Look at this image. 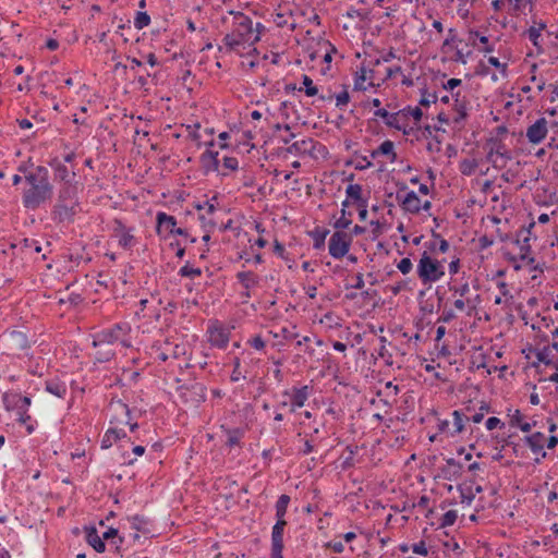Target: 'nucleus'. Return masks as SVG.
<instances>
[{"instance_id":"f257e3e1","label":"nucleus","mask_w":558,"mask_h":558,"mask_svg":"<svg viewBox=\"0 0 558 558\" xmlns=\"http://www.w3.org/2000/svg\"><path fill=\"white\" fill-rule=\"evenodd\" d=\"M25 185L22 191V204L28 210H36L50 202L53 195V184L49 171L44 166H37L24 177Z\"/></svg>"},{"instance_id":"f03ea898","label":"nucleus","mask_w":558,"mask_h":558,"mask_svg":"<svg viewBox=\"0 0 558 558\" xmlns=\"http://www.w3.org/2000/svg\"><path fill=\"white\" fill-rule=\"evenodd\" d=\"M93 345L96 349L95 359L98 362H108L116 355L117 347L130 348L131 326L128 323H119L102 329L93 336Z\"/></svg>"},{"instance_id":"7ed1b4c3","label":"nucleus","mask_w":558,"mask_h":558,"mask_svg":"<svg viewBox=\"0 0 558 558\" xmlns=\"http://www.w3.org/2000/svg\"><path fill=\"white\" fill-rule=\"evenodd\" d=\"M232 15V31L228 33L223 43L231 50H239L246 46H253L260 39V33L265 27L260 23L253 26V21L242 12L230 11Z\"/></svg>"},{"instance_id":"20e7f679","label":"nucleus","mask_w":558,"mask_h":558,"mask_svg":"<svg viewBox=\"0 0 558 558\" xmlns=\"http://www.w3.org/2000/svg\"><path fill=\"white\" fill-rule=\"evenodd\" d=\"M530 233V229H521L511 242L517 254H506L508 260L513 264L517 270L522 267L518 262L525 263L526 265H532L535 262L534 257L531 256Z\"/></svg>"},{"instance_id":"39448f33","label":"nucleus","mask_w":558,"mask_h":558,"mask_svg":"<svg viewBox=\"0 0 558 558\" xmlns=\"http://www.w3.org/2000/svg\"><path fill=\"white\" fill-rule=\"evenodd\" d=\"M2 403L7 411L15 412L17 422L20 424H26L32 421L28 414V409L32 404V400L27 396H22L19 392L9 391L3 393Z\"/></svg>"},{"instance_id":"423d86ee","label":"nucleus","mask_w":558,"mask_h":558,"mask_svg":"<svg viewBox=\"0 0 558 558\" xmlns=\"http://www.w3.org/2000/svg\"><path fill=\"white\" fill-rule=\"evenodd\" d=\"M417 276L424 284L436 282L445 275L444 265L424 252L417 264Z\"/></svg>"},{"instance_id":"0eeeda50","label":"nucleus","mask_w":558,"mask_h":558,"mask_svg":"<svg viewBox=\"0 0 558 558\" xmlns=\"http://www.w3.org/2000/svg\"><path fill=\"white\" fill-rule=\"evenodd\" d=\"M312 388L307 385L286 389L281 393L279 407L288 408L290 413L303 408L311 396Z\"/></svg>"},{"instance_id":"6e6552de","label":"nucleus","mask_w":558,"mask_h":558,"mask_svg":"<svg viewBox=\"0 0 558 558\" xmlns=\"http://www.w3.org/2000/svg\"><path fill=\"white\" fill-rule=\"evenodd\" d=\"M156 221L157 233L165 239H167L171 234H178L189 239L191 243H194L196 241L195 238L189 236V233L185 229L177 227V219L173 216L159 211L157 213Z\"/></svg>"},{"instance_id":"1a4fd4ad","label":"nucleus","mask_w":558,"mask_h":558,"mask_svg":"<svg viewBox=\"0 0 558 558\" xmlns=\"http://www.w3.org/2000/svg\"><path fill=\"white\" fill-rule=\"evenodd\" d=\"M351 243L352 234L337 230L330 236L328 242V251L330 256H332L336 259L344 257L350 250Z\"/></svg>"},{"instance_id":"9d476101","label":"nucleus","mask_w":558,"mask_h":558,"mask_svg":"<svg viewBox=\"0 0 558 558\" xmlns=\"http://www.w3.org/2000/svg\"><path fill=\"white\" fill-rule=\"evenodd\" d=\"M78 203L70 201H59L57 198L52 208V219L58 222H72L77 214Z\"/></svg>"},{"instance_id":"9b49d317","label":"nucleus","mask_w":558,"mask_h":558,"mask_svg":"<svg viewBox=\"0 0 558 558\" xmlns=\"http://www.w3.org/2000/svg\"><path fill=\"white\" fill-rule=\"evenodd\" d=\"M109 410L112 412L110 424L129 425L131 432L137 429L138 424L131 422V412L125 403L121 401L112 402L110 403Z\"/></svg>"},{"instance_id":"f8f14e48","label":"nucleus","mask_w":558,"mask_h":558,"mask_svg":"<svg viewBox=\"0 0 558 558\" xmlns=\"http://www.w3.org/2000/svg\"><path fill=\"white\" fill-rule=\"evenodd\" d=\"M208 341L211 345L226 349L230 340V330L218 322L210 323L207 329Z\"/></svg>"},{"instance_id":"ddd939ff","label":"nucleus","mask_w":558,"mask_h":558,"mask_svg":"<svg viewBox=\"0 0 558 558\" xmlns=\"http://www.w3.org/2000/svg\"><path fill=\"white\" fill-rule=\"evenodd\" d=\"M112 231L121 247L130 250L135 245L134 228H129L121 220L114 219Z\"/></svg>"},{"instance_id":"4468645a","label":"nucleus","mask_w":558,"mask_h":558,"mask_svg":"<svg viewBox=\"0 0 558 558\" xmlns=\"http://www.w3.org/2000/svg\"><path fill=\"white\" fill-rule=\"evenodd\" d=\"M547 120L545 118L537 119L526 130V137L532 144H539L547 135Z\"/></svg>"},{"instance_id":"2eb2a0df","label":"nucleus","mask_w":558,"mask_h":558,"mask_svg":"<svg viewBox=\"0 0 558 558\" xmlns=\"http://www.w3.org/2000/svg\"><path fill=\"white\" fill-rule=\"evenodd\" d=\"M236 279L244 288L243 294L246 298H251L252 292L260 284V277L251 270L239 271Z\"/></svg>"},{"instance_id":"dca6fc26","label":"nucleus","mask_w":558,"mask_h":558,"mask_svg":"<svg viewBox=\"0 0 558 558\" xmlns=\"http://www.w3.org/2000/svg\"><path fill=\"white\" fill-rule=\"evenodd\" d=\"M525 442L534 454H539V457L535 459L536 463L546 457V452L544 451L545 435L543 433L536 432L526 436Z\"/></svg>"},{"instance_id":"f3484780","label":"nucleus","mask_w":558,"mask_h":558,"mask_svg":"<svg viewBox=\"0 0 558 558\" xmlns=\"http://www.w3.org/2000/svg\"><path fill=\"white\" fill-rule=\"evenodd\" d=\"M51 167L54 171V179L61 184L75 182L74 170L69 169L63 162L53 160Z\"/></svg>"},{"instance_id":"a211bd4d","label":"nucleus","mask_w":558,"mask_h":558,"mask_svg":"<svg viewBox=\"0 0 558 558\" xmlns=\"http://www.w3.org/2000/svg\"><path fill=\"white\" fill-rule=\"evenodd\" d=\"M369 156L372 159H376L379 156H385L389 162L393 163L397 160L395 143L390 140L384 141L376 149L371 151Z\"/></svg>"},{"instance_id":"6ab92c4d","label":"nucleus","mask_w":558,"mask_h":558,"mask_svg":"<svg viewBox=\"0 0 558 558\" xmlns=\"http://www.w3.org/2000/svg\"><path fill=\"white\" fill-rule=\"evenodd\" d=\"M481 304V295L474 294L473 296H466L465 299H457L453 303L454 307L460 312H466L468 315H471L475 312Z\"/></svg>"},{"instance_id":"aec40b11","label":"nucleus","mask_w":558,"mask_h":558,"mask_svg":"<svg viewBox=\"0 0 558 558\" xmlns=\"http://www.w3.org/2000/svg\"><path fill=\"white\" fill-rule=\"evenodd\" d=\"M201 167L204 173H209L213 171L218 170L219 160H218V153L213 151L211 149H206L201 155Z\"/></svg>"},{"instance_id":"412c9836","label":"nucleus","mask_w":558,"mask_h":558,"mask_svg":"<svg viewBox=\"0 0 558 558\" xmlns=\"http://www.w3.org/2000/svg\"><path fill=\"white\" fill-rule=\"evenodd\" d=\"M508 159H510V156L504 149L502 145H497L487 154V160L493 165L494 168L500 169L505 167Z\"/></svg>"},{"instance_id":"4be33fe9","label":"nucleus","mask_w":558,"mask_h":558,"mask_svg":"<svg viewBox=\"0 0 558 558\" xmlns=\"http://www.w3.org/2000/svg\"><path fill=\"white\" fill-rule=\"evenodd\" d=\"M77 193L78 185L76 181L71 183H64L60 185L57 198L59 201H70L78 203Z\"/></svg>"},{"instance_id":"5701e85b","label":"nucleus","mask_w":558,"mask_h":558,"mask_svg":"<svg viewBox=\"0 0 558 558\" xmlns=\"http://www.w3.org/2000/svg\"><path fill=\"white\" fill-rule=\"evenodd\" d=\"M400 205L404 211L410 214H418L421 211V199L414 191L408 192Z\"/></svg>"},{"instance_id":"b1692460","label":"nucleus","mask_w":558,"mask_h":558,"mask_svg":"<svg viewBox=\"0 0 558 558\" xmlns=\"http://www.w3.org/2000/svg\"><path fill=\"white\" fill-rule=\"evenodd\" d=\"M314 148V141L312 138H303L292 143L288 148L287 153L295 156L311 154Z\"/></svg>"},{"instance_id":"393cba45","label":"nucleus","mask_w":558,"mask_h":558,"mask_svg":"<svg viewBox=\"0 0 558 558\" xmlns=\"http://www.w3.org/2000/svg\"><path fill=\"white\" fill-rule=\"evenodd\" d=\"M470 40H472V45L476 47L475 40H478L480 44L483 45L482 48H478V50L483 53H490L494 51V46L489 44L488 37L485 35L480 34L477 31H470L469 33Z\"/></svg>"},{"instance_id":"a878e982","label":"nucleus","mask_w":558,"mask_h":558,"mask_svg":"<svg viewBox=\"0 0 558 558\" xmlns=\"http://www.w3.org/2000/svg\"><path fill=\"white\" fill-rule=\"evenodd\" d=\"M452 96L454 97V111H456V114L453 117V122L459 124L468 116L466 107H465V104L463 101H460V99H459L460 93H456Z\"/></svg>"},{"instance_id":"bb28decb","label":"nucleus","mask_w":558,"mask_h":558,"mask_svg":"<svg viewBox=\"0 0 558 558\" xmlns=\"http://www.w3.org/2000/svg\"><path fill=\"white\" fill-rule=\"evenodd\" d=\"M452 424H451V432L449 433L450 437H454L456 435L460 434L464 429V416L460 411H453L452 412Z\"/></svg>"},{"instance_id":"cd10ccee","label":"nucleus","mask_w":558,"mask_h":558,"mask_svg":"<svg viewBox=\"0 0 558 558\" xmlns=\"http://www.w3.org/2000/svg\"><path fill=\"white\" fill-rule=\"evenodd\" d=\"M287 525L286 520H277L272 526L271 544H283V531Z\"/></svg>"},{"instance_id":"c85d7f7f","label":"nucleus","mask_w":558,"mask_h":558,"mask_svg":"<svg viewBox=\"0 0 558 558\" xmlns=\"http://www.w3.org/2000/svg\"><path fill=\"white\" fill-rule=\"evenodd\" d=\"M299 92H304L306 96L313 97L318 94V88L314 85L313 80L308 75H302V86L298 88Z\"/></svg>"},{"instance_id":"c756f323","label":"nucleus","mask_w":558,"mask_h":558,"mask_svg":"<svg viewBox=\"0 0 558 558\" xmlns=\"http://www.w3.org/2000/svg\"><path fill=\"white\" fill-rule=\"evenodd\" d=\"M512 426H518L522 432L527 433L532 429V427L535 425V422L529 423L523 421V415L519 410H515L513 415L511 416L510 421Z\"/></svg>"},{"instance_id":"7c9ffc66","label":"nucleus","mask_w":558,"mask_h":558,"mask_svg":"<svg viewBox=\"0 0 558 558\" xmlns=\"http://www.w3.org/2000/svg\"><path fill=\"white\" fill-rule=\"evenodd\" d=\"M546 24L539 23L537 26H531L527 29V36L529 39L533 43V45L537 48L538 51H542V47L538 43V39L541 37V33L543 29H545Z\"/></svg>"},{"instance_id":"2f4dec72","label":"nucleus","mask_w":558,"mask_h":558,"mask_svg":"<svg viewBox=\"0 0 558 558\" xmlns=\"http://www.w3.org/2000/svg\"><path fill=\"white\" fill-rule=\"evenodd\" d=\"M290 502V497L288 495H281L276 502V518L277 520H284V515L287 513V509Z\"/></svg>"},{"instance_id":"473e14b6","label":"nucleus","mask_w":558,"mask_h":558,"mask_svg":"<svg viewBox=\"0 0 558 558\" xmlns=\"http://www.w3.org/2000/svg\"><path fill=\"white\" fill-rule=\"evenodd\" d=\"M244 436V430L240 428L228 429L227 430V445L229 447L240 445L241 439Z\"/></svg>"},{"instance_id":"72a5a7b5","label":"nucleus","mask_w":558,"mask_h":558,"mask_svg":"<svg viewBox=\"0 0 558 558\" xmlns=\"http://www.w3.org/2000/svg\"><path fill=\"white\" fill-rule=\"evenodd\" d=\"M131 526L137 532L148 533L147 525L149 524L148 519L142 515H133L130 518Z\"/></svg>"},{"instance_id":"f704fd0d","label":"nucleus","mask_w":558,"mask_h":558,"mask_svg":"<svg viewBox=\"0 0 558 558\" xmlns=\"http://www.w3.org/2000/svg\"><path fill=\"white\" fill-rule=\"evenodd\" d=\"M87 542L89 545L93 546V548L97 551V553H102L105 550V543L102 542V539L99 537V535L97 534L96 530H92L88 534H87Z\"/></svg>"},{"instance_id":"c9c22d12","label":"nucleus","mask_w":558,"mask_h":558,"mask_svg":"<svg viewBox=\"0 0 558 558\" xmlns=\"http://www.w3.org/2000/svg\"><path fill=\"white\" fill-rule=\"evenodd\" d=\"M46 390L50 392L53 396H57L59 398L63 397L66 392V387L64 384L59 381H48L46 385Z\"/></svg>"},{"instance_id":"e433bc0d","label":"nucleus","mask_w":558,"mask_h":558,"mask_svg":"<svg viewBox=\"0 0 558 558\" xmlns=\"http://www.w3.org/2000/svg\"><path fill=\"white\" fill-rule=\"evenodd\" d=\"M350 213L347 209L341 208V216L335 221L333 227L339 231H343L350 227L352 220L348 217Z\"/></svg>"},{"instance_id":"4c0bfd02","label":"nucleus","mask_w":558,"mask_h":558,"mask_svg":"<svg viewBox=\"0 0 558 558\" xmlns=\"http://www.w3.org/2000/svg\"><path fill=\"white\" fill-rule=\"evenodd\" d=\"M335 105L338 109L344 110L350 102V94L347 87H344L339 94L335 95Z\"/></svg>"},{"instance_id":"58836bf2","label":"nucleus","mask_w":558,"mask_h":558,"mask_svg":"<svg viewBox=\"0 0 558 558\" xmlns=\"http://www.w3.org/2000/svg\"><path fill=\"white\" fill-rule=\"evenodd\" d=\"M345 193L349 198L362 203V186L360 184H349Z\"/></svg>"},{"instance_id":"ea45409f","label":"nucleus","mask_w":558,"mask_h":558,"mask_svg":"<svg viewBox=\"0 0 558 558\" xmlns=\"http://www.w3.org/2000/svg\"><path fill=\"white\" fill-rule=\"evenodd\" d=\"M180 276L187 277V278H196L202 275L201 268L193 267L189 264L184 265L179 270Z\"/></svg>"},{"instance_id":"a19ab883","label":"nucleus","mask_w":558,"mask_h":558,"mask_svg":"<svg viewBox=\"0 0 558 558\" xmlns=\"http://www.w3.org/2000/svg\"><path fill=\"white\" fill-rule=\"evenodd\" d=\"M449 290L452 291L454 295H458L461 299L471 296L470 295L471 289H470V284L468 282H464L459 286H451V287H449Z\"/></svg>"},{"instance_id":"79ce46f5","label":"nucleus","mask_w":558,"mask_h":558,"mask_svg":"<svg viewBox=\"0 0 558 558\" xmlns=\"http://www.w3.org/2000/svg\"><path fill=\"white\" fill-rule=\"evenodd\" d=\"M150 23V17L146 12H137L134 19V26L137 29H143L148 26Z\"/></svg>"},{"instance_id":"37998d69","label":"nucleus","mask_w":558,"mask_h":558,"mask_svg":"<svg viewBox=\"0 0 558 558\" xmlns=\"http://www.w3.org/2000/svg\"><path fill=\"white\" fill-rule=\"evenodd\" d=\"M437 101V96L435 93H428L426 89L421 90V98L418 104L423 107H428L430 104H435Z\"/></svg>"},{"instance_id":"c03bdc74","label":"nucleus","mask_w":558,"mask_h":558,"mask_svg":"<svg viewBox=\"0 0 558 558\" xmlns=\"http://www.w3.org/2000/svg\"><path fill=\"white\" fill-rule=\"evenodd\" d=\"M116 433V429H111L109 428L102 439H101V448L102 449H108L110 448L114 442H117V435H114Z\"/></svg>"},{"instance_id":"a18cd8bd","label":"nucleus","mask_w":558,"mask_h":558,"mask_svg":"<svg viewBox=\"0 0 558 558\" xmlns=\"http://www.w3.org/2000/svg\"><path fill=\"white\" fill-rule=\"evenodd\" d=\"M553 348L551 345L544 347L536 353V357L539 362H543L545 364L550 363Z\"/></svg>"},{"instance_id":"49530a36","label":"nucleus","mask_w":558,"mask_h":558,"mask_svg":"<svg viewBox=\"0 0 558 558\" xmlns=\"http://www.w3.org/2000/svg\"><path fill=\"white\" fill-rule=\"evenodd\" d=\"M487 61L492 66L496 68L504 77L507 76V63L500 62L499 59L496 57H489Z\"/></svg>"},{"instance_id":"de8ad7c7","label":"nucleus","mask_w":558,"mask_h":558,"mask_svg":"<svg viewBox=\"0 0 558 558\" xmlns=\"http://www.w3.org/2000/svg\"><path fill=\"white\" fill-rule=\"evenodd\" d=\"M458 518L456 510H448L441 518V526H451Z\"/></svg>"},{"instance_id":"09e8293b","label":"nucleus","mask_w":558,"mask_h":558,"mask_svg":"<svg viewBox=\"0 0 558 558\" xmlns=\"http://www.w3.org/2000/svg\"><path fill=\"white\" fill-rule=\"evenodd\" d=\"M476 168V162L474 160H463L460 165V171L464 175H471Z\"/></svg>"},{"instance_id":"8fccbe9b","label":"nucleus","mask_w":558,"mask_h":558,"mask_svg":"<svg viewBox=\"0 0 558 558\" xmlns=\"http://www.w3.org/2000/svg\"><path fill=\"white\" fill-rule=\"evenodd\" d=\"M397 268L403 274V275H407L409 274L412 268H413V264L411 262L410 258L408 257H404L402 258L398 264H397Z\"/></svg>"},{"instance_id":"3c124183","label":"nucleus","mask_w":558,"mask_h":558,"mask_svg":"<svg viewBox=\"0 0 558 558\" xmlns=\"http://www.w3.org/2000/svg\"><path fill=\"white\" fill-rule=\"evenodd\" d=\"M247 343L254 348L255 350H263L266 345V342L263 340V338L257 335V336H254L253 338L248 339Z\"/></svg>"},{"instance_id":"603ef678","label":"nucleus","mask_w":558,"mask_h":558,"mask_svg":"<svg viewBox=\"0 0 558 558\" xmlns=\"http://www.w3.org/2000/svg\"><path fill=\"white\" fill-rule=\"evenodd\" d=\"M242 378H245V376L241 373L240 360L235 359L234 360V368H233L232 374H231V380L232 381H239Z\"/></svg>"},{"instance_id":"864d4df0","label":"nucleus","mask_w":558,"mask_h":558,"mask_svg":"<svg viewBox=\"0 0 558 558\" xmlns=\"http://www.w3.org/2000/svg\"><path fill=\"white\" fill-rule=\"evenodd\" d=\"M505 424L496 416L488 417L485 426L488 430H493L497 427H502Z\"/></svg>"},{"instance_id":"5fc2aeb1","label":"nucleus","mask_w":558,"mask_h":558,"mask_svg":"<svg viewBox=\"0 0 558 558\" xmlns=\"http://www.w3.org/2000/svg\"><path fill=\"white\" fill-rule=\"evenodd\" d=\"M400 389L397 385H393L392 381H387L385 385V393L387 397H396L399 393Z\"/></svg>"},{"instance_id":"6e6d98bb","label":"nucleus","mask_w":558,"mask_h":558,"mask_svg":"<svg viewBox=\"0 0 558 558\" xmlns=\"http://www.w3.org/2000/svg\"><path fill=\"white\" fill-rule=\"evenodd\" d=\"M326 547L331 549L336 554H341L344 550V546L340 541H330L326 544Z\"/></svg>"},{"instance_id":"4d7b16f0","label":"nucleus","mask_w":558,"mask_h":558,"mask_svg":"<svg viewBox=\"0 0 558 558\" xmlns=\"http://www.w3.org/2000/svg\"><path fill=\"white\" fill-rule=\"evenodd\" d=\"M412 550L414 554H417L421 556H426L428 554V550H427V547H426V544L424 541L413 544Z\"/></svg>"},{"instance_id":"13d9d810","label":"nucleus","mask_w":558,"mask_h":558,"mask_svg":"<svg viewBox=\"0 0 558 558\" xmlns=\"http://www.w3.org/2000/svg\"><path fill=\"white\" fill-rule=\"evenodd\" d=\"M437 426H438V430L441 434H446L447 436H449V433L452 430L451 423L448 420H438Z\"/></svg>"},{"instance_id":"bf43d9fd","label":"nucleus","mask_w":558,"mask_h":558,"mask_svg":"<svg viewBox=\"0 0 558 558\" xmlns=\"http://www.w3.org/2000/svg\"><path fill=\"white\" fill-rule=\"evenodd\" d=\"M385 123L390 126L400 130L399 125V113H390L389 117L386 119Z\"/></svg>"},{"instance_id":"052dcab7","label":"nucleus","mask_w":558,"mask_h":558,"mask_svg":"<svg viewBox=\"0 0 558 558\" xmlns=\"http://www.w3.org/2000/svg\"><path fill=\"white\" fill-rule=\"evenodd\" d=\"M371 226L374 239L378 238L383 233L384 223L379 220H373L371 221Z\"/></svg>"},{"instance_id":"680f3d73","label":"nucleus","mask_w":558,"mask_h":558,"mask_svg":"<svg viewBox=\"0 0 558 558\" xmlns=\"http://www.w3.org/2000/svg\"><path fill=\"white\" fill-rule=\"evenodd\" d=\"M238 159L234 157H225L223 158V167L229 170H235L238 169Z\"/></svg>"},{"instance_id":"e2e57ef3","label":"nucleus","mask_w":558,"mask_h":558,"mask_svg":"<svg viewBox=\"0 0 558 558\" xmlns=\"http://www.w3.org/2000/svg\"><path fill=\"white\" fill-rule=\"evenodd\" d=\"M436 239H438V251L440 253H446L449 250V243L447 240L442 239L439 234L434 233L433 234Z\"/></svg>"},{"instance_id":"0e129e2a","label":"nucleus","mask_w":558,"mask_h":558,"mask_svg":"<svg viewBox=\"0 0 558 558\" xmlns=\"http://www.w3.org/2000/svg\"><path fill=\"white\" fill-rule=\"evenodd\" d=\"M462 81L460 78H450L444 84V89L453 90L456 87L460 86Z\"/></svg>"},{"instance_id":"69168bd1","label":"nucleus","mask_w":558,"mask_h":558,"mask_svg":"<svg viewBox=\"0 0 558 558\" xmlns=\"http://www.w3.org/2000/svg\"><path fill=\"white\" fill-rule=\"evenodd\" d=\"M365 78V71H362V74L355 80L354 88L357 90H366L367 87L364 85Z\"/></svg>"},{"instance_id":"338daca9","label":"nucleus","mask_w":558,"mask_h":558,"mask_svg":"<svg viewBox=\"0 0 558 558\" xmlns=\"http://www.w3.org/2000/svg\"><path fill=\"white\" fill-rule=\"evenodd\" d=\"M283 544H271V557L283 558L282 556Z\"/></svg>"},{"instance_id":"774afa93","label":"nucleus","mask_w":558,"mask_h":558,"mask_svg":"<svg viewBox=\"0 0 558 558\" xmlns=\"http://www.w3.org/2000/svg\"><path fill=\"white\" fill-rule=\"evenodd\" d=\"M456 317L454 313L452 311H445L442 312V314L439 316L438 318V322L439 323H449L451 322L453 318Z\"/></svg>"}]
</instances>
